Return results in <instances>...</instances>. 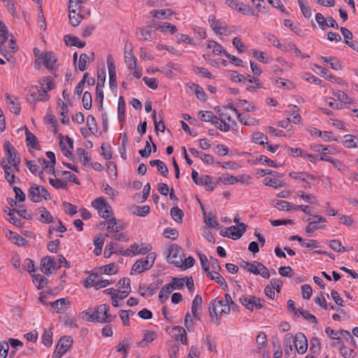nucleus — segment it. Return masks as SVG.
<instances>
[{
	"label": "nucleus",
	"mask_w": 358,
	"mask_h": 358,
	"mask_svg": "<svg viewBox=\"0 0 358 358\" xmlns=\"http://www.w3.org/2000/svg\"><path fill=\"white\" fill-rule=\"evenodd\" d=\"M202 297L199 294H196L192 301V313L194 318L199 320L197 311L201 307Z\"/></svg>",
	"instance_id": "nucleus-33"
},
{
	"label": "nucleus",
	"mask_w": 358,
	"mask_h": 358,
	"mask_svg": "<svg viewBox=\"0 0 358 358\" xmlns=\"http://www.w3.org/2000/svg\"><path fill=\"white\" fill-rule=\"evenodd\" d=\"M156 29L162 32L169 31L171 34H173L177 31V27L169 22H162V24H159L156 27Z\"/></svg>",
	"instance_id": "nucleus-39"
},
{
	"label": "nucleus",
	"mask_w": 358,
	"mask_h": 358,
	"mask_svg": "<svg viewBox=\"0 0 358 358\" xmlns=\"http://www.w3.org/2000/svg\"><path fill=\"white\" fill-rule=\"evenodd\" d=\"M107 65L109 73V85L113 90L117 87V78H116V70L112 55H109L107 56Z\"/></svg>",
	"instance_id": "nucleus-6"
},
{
	"label": "nucleus",
	"mask_w": 358,
	"mask_h": 358,
	"mask_svg": "<svg viewBox=\"0 0 358 358\" xmlns=\"http://www.w3.org/2000/svg\"><path fill=\"white\" fill-rule=\"evenodd\" d=\"M99 269L101 271V273L105 274L112 275L116 273L115 263H110L107 265L102 266Z\"/></svg>",
	"instance_id": "nucleus-59"
},
{
	"label": "nucleus",
	"mask_w": 358,
	"mask_h": 358,
	"mask_svg": "<svg viewBox=\"0 0 358 358\" xmlns=\"http://www.w3.org/2000/svg\"><path fill=\"white\" fill-rule=\"evenodd\" d=\"M322 59L329 64L331 68L334 70L338 71L342 69V66L338 61L334 62V59L331 57H322Z\"/></svg>",
	"instance_id": "nucleus-63"
},
{
	"label": "nucleus",
	"mask_w": 358,
	"mask_h": 358,
	"mask_svg": "<svg viewBox=\"0 0 358 358\" xmlns=\"http://www.w3.org/2000/svg\"><path fill=\"white\" fill-rule=\"evenodd\" d=\"M310 350L314 355H319L321 350V343L319 338L313 337L310 341Z\"/></svg>",
	"instance_id": "nucleus-46"
},
{
	"label": "nucleus",
	"mask_w": 358,
	"mask_h": 358,
	"mask_svg": "<svg viewBox=\"0 0 358 358\" xmlns=\"http://www.w3.org/2000/svg\"><path fill=\"white\" fill-rule=\"evenodd\" d=\"M25 136H26V142L27 146L28 147V150L31 152L30 148L35 150H41V146L38 143L37 137L32 134L28 129L25 130Z\"/></svg>",
	"instance_id": "nucleus-14"
},
{
	"label": "nucleus",
	"mask_w": 358,
	"mask_h": 358,
	"mask_svg": "<svg viewBox=\"0 0 358 358\" xmlns=\"http://www.w3.org/2000/svg\"><path fill=\"white\" fill-rule=\"evenodd\" d=\"M101 149L102 150L101 155L105 159L109 160L112 158L111 147L109 144L105 143H102Z\"/></svg>",
	"instance_id": "nucleus-55"
},
{
	"label": "nucleus",
	"mask_w": 358,
	"mask_h": 358,
	"mask_svg": "<svg viewBox=\"0 0 358 358\" xmlns=\"http://www.w3.org/2000/svg\"><path fill=\"white\" fill-rule=\"evenodd\" d=\"M162 280L157 279L156 282L151 283L148 286H140L139 293L142 296H145L146 294L151 296L155 293L159 286L162 285Z\"/></svg>",
	"instance_id": "nucleus-10"
},
{
	"label": "nucleus",
	"mask_w": 358,
	"mask_h": 358,
	"mask_svg": "<svg viewBox=\"0 0 358 358\" xmlns=\"http://www.w3.org/2000/svg\"><path fill=\"white\" fill-rule=\"evenodd\" d=\"M185 280L183 278L173 277L169 284H166L167 292L171 293L173 289H181L184 287Z\"/></svg>",
	"instance_id": "nucleus-21"
},
{
	"label": "nucleus",
	"mask_w": 358,
	"mask_h": 358,
	"mask_svg": "<svg viewBox=\"0 0 358 358\" xmlns=\"http://www.w3.org/2000/svg\"><path fill=\"white\" fill-rule=\"evenodd\" d=\"M6 99L9 100L8 104L10 107V110L11 113H13L15 114H20L21 107L20 105V103L18 102L17 98L14 97L13 98L9 94L6 95Z\"/></svg>",
	"instance_id": "nucleus-29"
},
{
	"label": "nucleus",
	"mask_w": 358,
	"mask_h": 358,
	"mask_svg": "<svg viewBox=\"0 0 358 358\" xmlns=\"http://www.w3.org/2000/svg\"><path fill=\"white\" fill-rule=\"evenodd\" d=\"M82 102H83V107L85 109H86V110L91 109L92 99V95L89 92L85 91L83 93V98H82Z\"/></svg>",
	"instance_id": "nucleus-52"
},
{
	"label": "nucleus",
	"mask_w": 358,
	"mask_h": 358,
	"mask_svg": "<svg viewBox=\"0 0 358 358\" xmlns=\"http://www.w3.org/2000/svg\"><path fill=\"white\" fill-rule=\"evenodd\" d=\"M92 206L97 210L99 215L106 220H107L110 215H113L111 206L103 197L95 199L92 201Z\"/></svg>",
	"instance_id": "nucleus-4"
},
{
	"label": "nucleus",
	"mask_w": 358,
	"mask_h": 358,
	"mask_svg": "<svg viewBox=\"0 0 358 358\" xmlns=\"http://www.w3.org/2000/svg\"><path fill=\"white\" fill-rule=\"evenodd\" d=\"M134 341L133 336L128 334L124 338L120 341L117 345V352H122L124 357H127L130 349L131 345Z\"/></svg>",
	"instance_id": "nucleus-9"
},
{
	"label": "nucleus",
	"mask_w": 358,
	"mask_h": 358,
	"mask_svg": "<svg viewBox=\"0 0 358 358\" xmlns=\"http://www.w3.org/2000/svg\"><path fill=\"white\" fill-rule=\"evenodd\" d=\"M237 118L238 121L244 125L255 126L259 124V121L257 119L252 117L249 115H243L240 113L238 114Z\"/></svg>",
	"instance_id": "nucleus-25"
},
{
	"label": "nucleus",
	"mask_w": 358,
	"mask_h": 358,
	"mask_svg": "<svg viewBox=\"0 0 358 358\" xmlns=\"http://www.w3.org/2000/svg\"><path fill=\"white\" fill-rule=\"evenodd\" d=\"M55 266V262L53 258L45 257L41 261V271L45 275L52 273V268H54Z\"/></svg>",
	"instance_id": "nucleus-17"
},
{
	"label": "nucleus",
	"mask_w": 358,
	"mask_h": 358,
	"mask_svg": "<svg viewBox=\"0 0 358 358\" xmlns=\"http://www.w3.org/2000/svg\"><path fill=\"white\" fill-rule=\"evenodd\" d=\"M17 207V209H15V212H16L20 217L28 220H32V215L27 211L23 205H18Z\"/></svg>",
	"instance_id": "nucleus-56"
},
{
	"label": "nucleus",
	"mask_w": 358,
	"mask_h": 358,
	"mask_svg": "<svg viewBox=\"0 0 358 358\" xmlns=\"http://www.w3.org/2000/svg\"><path fill=\"white\" fill-rule=\"evenodd\" d=\"M204 215V222L208 227L215 229H220L222 227V226L217 221L216 217L212 213H209L207 216H206L205 213Z\"/></svg>",
	"instance_id": "nucleus-32"
},
{
	"label": "nucleus",
	"mask_w": 358,
	"mask_h": 358,
	"mask_svg": "<svg viewBox=\"0 0 358 358\" xmlns=\"http://www.w3.org/2000/svg\"><path fill=\"white\" fill-rule=\"evenodd\" d=\"M334 95L343 103H350L353 102V101L343 91L337 90V92H334Z\"/></svg>",
	"instance_id": "nucleus-57"
},
{
	"label": "nucleus",
	"mask_w": 358,
	"mask_h": 358,
	"mask_svg": "<svg viewBox=\"0 0 358 358\" xmlns=\"http://www.w3.org/2000/svg\"><path fill=\"white\" fill-rule=\"evenodd\" d=\"M344 141L343 142V145L348 148H357L358 145L357 144L356 141H358V139L355 136L351 134H346L344 136Z\"/></svg>",
	"instance_id": "nucleus-40"
},
{
	"label": "nucleus",
	"mask_w": 358,
	"mask_h": 358,
	"mask_svg": "<svg viewBox=\"0 0 358 358\" xmlns=\"http://www.w3.org/2000/svg\"><path fill=\"white\" fill-rule=\"evenodd\" d=\"M69 17L72 26L77 27L80 23L83 16L79 13H77L76 9H73L70 10V13H69Z\"/></svg>",
	"instance_id": "nucleus-43"
},
{
	"label": "nucleus",
	"mask_w": 358,
	"mask_h": 358,
	"mask_svg": "<svg viewBox=\"0 0 358 358\" xmlns=\"http://www.w3.org/2000/svg\"><path fill=\"white\" fill-rule=\"evenodd\" d=\"M43 83V90L45 91L46 94H48V92L55 88V85L50 76L43 78V79L39 81V83Z\"/></svg>",
	"instance_id": "nucleus-50"
},
{
	"label": "nucleus",
	"mask_w": 358,
	"mask_h": 358,
	"mask_svg": "<svg viewBox=\"0 0 358 358\" xmlns=\"http://www.w3.org/2000/svg\"><path fill=\"white\" fill-rule=\"evenodd\" d=\"M136 35L138 37V40L140 41H151L152 40V36L150 31L144 28L137 29Z\"/></svg>",
	"instance_id": "nucleus-28"
},
{
	"label": "nucleus",
	"mask_w": 358,
	"mask_h": 358,
	"mask_svg": "<svg viewBox=\"0 0 358 358\" xmlns=\"http://www.w3.org/2000/svg\"><path fill=\"white\" fill-rule=\"evenodd\" d=\"M267 136L262 132L254 133L252 136L253 142L259 145H265L266 142H265L264 140L267 141Z\"/></svg>",
	"instance_id": "nucleus-58"
},
{
	"label": "nucleus",
	"mask_w": 358,
	"mask_h": 358,
	"mask_svg": "<svg viewBox=\"0 0 358 358\" xmlns=\"http://www.w3.org/2000/svg\"><path fill=\"white\" fill-rule=\"evenodd\" d=\"M66 45L76 46L79 48H84L86 45L85 41H80L77 36L66 34L64 38Z\"/></svg>",
	"instance_id": "nucleus-20"
},
{
	"label": "nucleus",
	"mask_w": 358,
	"mask_h": 358,
	"mask_svg": "<svg viewBox=\"0 0 358 358\" xmlns=\"http://www.w3.org/2000/svg\"><path fill=\"white\" fill-rule=\"evenodd\" d=\"M252 3L256 7V13H266L268 11V7H266V3L264 0H251Z\"/></svg>",
	"instance_id": "nucleus-45"
},
{
	"label": "nucleus",
	"mask_w": 358,
	"mask_h": 358,
	"mask_svg": "<svg viewBox=\"0 0 358 358\" xmlns=\"http://www.w3.org/2000/svg\"><path fill=\"white\" fill-rule=\"evenodd\" d=\"M87 126L88 130L93 134H96L98 132V125L96 122L94 117L92 115H89L87 117Z\"/></svg>",
	"instance_id": "nucleus-42"
},
{
	"label": "nucleus",
	"mask_w": 358,
	"mask_h": 358,
	"mask_svg": "<svg viewBox=\"0 0 358 358\" xmlns=\"http://www.w3.org/2000/svg\"><path fill=\"white\" fill-rule=\"evenodd\" d=\"M155 338V333L153 331H145L143 338L137 343L139 348H145L150 343L152 342Z\"/></svg>",
	"instance_id": "nucleus-26"
},
{
	"label": "nucleus",
	"mask_w": 358,
	"mask_h": 358,
	"mask_svg": "<svg viewBox=\"0 0 358 358\" xmlns=\"http://www.w3.org/2000/svg\"><path fill=\"white\" fill-rule=\"evenodd\" d=\"M38 210L41 213V218L39 220L41 222L51 223L53 221L52 215L45 207L38 208Z\"/></svg>",
	"instance_id": "nucleus-38"
},
{
	"label": "nucleus",
	"mask_w": 358,
	"mask_h": 358,
	"mask_svg": "<svg viewBox=\"0 0 358 358\" xmlns=\"http://www.w3.org/2000/svg\"><path fill=\"white\" fill-rule=\"evenodd\" d=\"M3 148L6 155L8 157V164H11L13 160L20 159L19 153L9 141L5 142Z\"/></svg>",
	"instance_id": "nucleus-11"
},
{
	"label": "nucleus",
	"mask_w": 358,
	"mask_h": 358,
	"mask_svg": "<svg viewBox=\"0 0 358 358\" xmlns=\"http://www.w3.org/2000/svg\"><path fill=\"white\" fill-rule=\"evenodd\" d=\"M138 245L137 243H134L129 246V248L124 250H116L115 254L120 255L123 256H129L131 253H132L133 255H138Z\"/></svg>",
	"instance_id": "nucleus-41"
},
{
	"label": "nucleus",
	"mask_w": 358,
	"mask_h": 358,
	"mask_svg": "<svg viewBox=\"0 0 358 358\" xmlns=\"http://www.w3.org/2000/svg\"><path fill=\"white\" fill-rule=\"evenodd\" d=\"M69 303L64 298H61L52 302H50L49 304L55 309L57 310V313H62L65 310V305Z\"/></svg>",
	"instance_id": "nucleus-31"
},
{
	"label": "nucleus",
	"mask_w": 358,
	"mask_h": 358,
	"mask_svg": "<svg viewBox=\"0 0 358 358\" xmlns=\"http://www.w3.org/2000/svg\"><path fill=\"white\" fill-rule=\"evenodd\" d=\"M163 235L166 238L176 240L178 238L179 234L175 229L166 228L163 232Z\"/></svg>",
	"instance_id": "nucleus-61"
},
{
	"label": "nucleus",
	"mask_w": 358,
	"mask_h": 358,
	"mask_svg": "<svg viewBox=\"0 0 358 358\" xmlns=\"http://www.w3.org/2000/svg\"><path fill=\"white\" fill-rule=\"evenodd\" d=\"M6 236L8 237L9 239L14 240V243L18 246L25 247L28 245V241L24 238L10 230L8 231Z\"/></svg>",
	"instance_id": "nucleus-22"
},
{
	"label": "nucleus",
	"mask_w": 358,
	"mask_h": 358,
	"mask_svg": "<svg viewBox=\"0 0 358 358\" xmlns=\"http://www.w3.org/2000/svg\"><path fill=\"white\" fill-rule=\"evenodd\" d=\"M199 115L200 116V119L201 121L210 122L217 128L220 124L218 122V121L220 120V117L218 118L216 115H215L212 111L201 110L199 112Z\"/></svg>",
	"instance_id": "nucleus-15"
},
{
	"label": "nucleus",
	"mask_w": 358,
	"mask_h": 358,
	"mask_svg": "<svg viewBox=\"0 0 358 358\" xmlns=\"http://www.w3.org/2000/svg\"><path fill=\"white\" fill-rule=\"evenodd\" d=\"M192 178L194 182L197 185L202 186L203 185L211 184L212 177L210 176L203 175L199 178L198 172L194 169L192 171Z\"/></svg>",
	"instance_id": "nucleus-18"
},
{
	"label": "nucleus",
	"mask_w": 358,
	"mask_h": 358,
	"mask_svg": "<svg viewBox=\"0 0 358 358\" xmlns=\"http://www.w3.org/2000/svg\"><path fill=\"white\" fill-rule=\"evenodd\" d=\"M42 342L46 347H50L52 344V332L45 330L42 336Z\"/></svg>",
	"instance_id": "nucleus-60"
},
{
	"label": "nucleus",
	"mask_w": 358,
	"mask_h": 358,
	"mask_svg": "<svg viewBox=\"0 0 358 358\" xmlns=\"http://www.w3.org/2000/svg\"><path fill=\"white\" fill-rule=\"evenodd\" d=\"M265 303L266 301L263 299L255 296H249L247 309L249 310H253L254 308L260 309L264 306Z\"/></svg>",
	"instance_id": "nucleus-19"
},
{
	"label": "nucleus",
	"mask_w": 358,
	"mask_h": 358,
	"mask_svg": "<svg viewBox=\"0 0 358 358\" xmlns=\"http://www.w3.org/2000/svg\"><path fill=\"white\" fill-rule=\"evenodd\" d=\"M41 86L34 85L29 90V95L27 101L30 103L36 101H47L50 99V96L43 90V83H40Z\"/></svg>",
	"instance_id": "nucleus-2"
},
{
	"label": "nucleus",
	"mask_w": 358,
	"mask_h": 358,
	"mask_svg": "<svg viewBox=\"0 0 358 358\" xmlns=\"http://www.w3.org/2000/svg\"><path fill=\"white\" fill-rule=\"evenodd\" d=\"M150 268H146L145 264L144 259H138L133 265L131 268V271H135L136 273H141L144 271L149 270Z\"/></svg>",
	"instance_id": "nucleus-44"
},
{
	"label": "nucleus",
	"mask_w": 358,
	"mask_h": 358,
	"mask_svg": "<svg viewBox=\"0 0 358 358\" xmlns=\"http://www.w3.org/2000/svg\"><path fill=\"white\" fill-rule=\"evenodd\" d=\"M240 266L241 268L246 269L247 271L252 273L253 274L256 273H259V268L255 267V264L254 263H250L249 262H246L243 260L240 263Z\"/></svg>",
	"instance_id": "nucleus-53"
},
{
	"label": "nucleus",
	"mask_w": 358,
	"mask_h": 358,
	"mask_svg": "<svg viewBox=\"0 0 358 358\" xmlns=\"http://www.w3.org/2000/svg\"><path fill=\"white\" fill-rule=\"evenodd\" d=\"M238 178L229 174L223 175L222 177H219L217 179V183L222 182L224 184H234L238 182Z\"/></svg>",
	"instance_id": "nucleus-51"
},
{
	"label": "nucleus",
	"mask_w": 358,
	"mask_h": 358,
	"mask_svg": "<svg viewBox=\"0 0 358 358\" xmlns=\"http://www.w3.org/2000/svg\"><path fill=\"white\" fill-rule=\"evenodd\" d=\"M284 347H285V355H288L289 351H292V345L294 343L293 336L290 334H287L284 338Z\"/></svg>",
	"instance_id": "nucleus-49"
},
{
	"label": "nucleus",
	"mask_w": 358,
	"mask_h": 358,
	"mask_svg": "<svg viewBox=\"0 0 358 358\" xmlns=\"http://www.w3.org/2000/svg\"><path fill=\"white\" fill-rule=\"evenodd\" d=\"M228 229L230 231V238L233 240H237L246 231L247 225L244 223H241L238 226H231L228 227Z\"/></svg>",
	"instance_id": "nucleus-13"
},
{
	"label": "nucleus",
	"mask_w": 358,
	"mask_h": 358,
	"mask_svg": "<svg viewBox=\"0 0 358 358\" xmlns=\"http://www.w3.org/2000/svg\"><path fill=\"white\" fill-rule=\"evenodd\" d=\"M237 10L243 15L250 14L252 15H255L258 17L259 15L256 13L255 10H254L252 7L248 5H246L244 3H239Z\"/></svg>",
	"instance_id": "nucleus-36"
},
{
	"label": "nucleus",
	"mask_w": 358,
	"mask_h": 358,
	"mask_svg": "<svg viewBox=\"0 0 358 358\" xmlns=\"http://www.w3.org/2000/svg\"><path fill=\"white\" fill-rule=\"evenodd\" d=\"M99 279L100 276L97 273H92L86 278L84 285L87 288L94 287L96 289Z\"/></svg>",
	"instance_id": "nucleus-34"
},
{
	"label": "nucleus",
	"mask_w": 358,
	"mask_h": 358,
	"mask_svg": "<svg viewBox=\"0 0 358 358\" xmlns=\"http://www.w3.org/2000/svg\"><path fill=\"white\" fill-rule=\"evenodd\" d=\"M28 197L34 203H39L42 201L41 194V185L35 183H31L30 187L28 190Z\"/></svg>",
	"instance_id": "nucleus-12"
},
{
	"label": "nucleus",
	"mask_w": 358,
	"mask_h": 358,
	"mask_svg": "<svg viewBox=\"0 0 358 358\" xmlns=\"http://www.w3.org/2000/svg\"><path fill=\"white\" fill-rule=\"evenodd\" d=\"M217 302L215 301V299L212 300L209 304V314L211 317V320L216 324L219 323L220 320L221 319L222 314L221 311L218 314L216 312V306Z\"/></svg>",
	"instance_id": "nucleus-23"
},
{
	"label": "nucleus",
	"mask_w": 358,
	"mask_h": 358,
	"mask_svg": "<svg viewBox=\"0 0 358 358\" xmlns=\"http://www.w3.org/2000/svg\"><path fill=\"white\" fill-rule=\"evenodd\" d=\"M50 184L53 186L55 189H66L68 184L66 180H61L60 179L49 178Z\"/></svg>",
	"instance_id": "nucleus-48"
},
{
	"label": "nucleus",
	"mask_w": 358,
	"mask_h": 358,
	"mask_svg": "<svg viewBox=\"0 0 358 358\" xmlns=\"http://www.w3.org/2000/svg\"><path fill=\"white\" fill-rule=\"evenodd\" d=\"M170 214L172 218L178 223H182L184 213L178 206H174L171 208Z\"/></svg>",
	"instance_id": "nucleus-37"
},
{
	"label": "nucleus",
	"mask_w": 358,
	"mask_h": 358,
	"mask_svg": "<svg viewBox=\"0 0 358 358\" xmlns=\"http://www.w3.org/2000/svg\"><path fill=\"white\" fill-rule=\"evenodd\" d=\"M278 272L280 275L284 277H292L294 274V270L289 266L280 267Z\"/></svg>",
	"instance_id": "nucleus-64"
},
{
	"label": "nucleus",
	"mask_w": 358,
	"mask_h": 358,
	"mask_svg": "<svg viewBox=\"0 0 358 358\" xmlns=\"http://www.w3.org/2000/svg\"><path fill=\"white\" fill-rule=\"evenodd\" d=\"M106 80V71L102 69L97 72V84L96 87L95 100L98 103L99 110H103V92L102 88L104 87Z\"/></svg>",
	"instance_id": "nucleus-3"
},
{
	"label": "nucleus",
	"mask_w": 358,
	"mask_h": 358,
	"mask_svg": "<svg viewBox=\"0 0 358 358\" xmlns=\"http://www.w3.org/2000/svg\"><path fill=\"white\" fill-rule=\"evenodd\" d=\"M166 253V259L169 263L174 264L176 267H182L181 263L184 253L180 246L172 244L167 248Z\"/></svg>",
	"instance_id": "nucleus-1"
},
{
	"label": "nucleus",
	"mask_w": 358,
	"mask_h": 358,
	"mask_svg": "<svg viewBox=\"0 0 358 358\" xmlns=\"http://www.w3.org/2000/svg\"><path fill=\"white\" fill-rule=\"evenodd\" d=\"M339 350L344 358H358V353L355 350L346 347L343 343L339 347Z\"/></svg>",
	"instance_id": "nucleus-27"
},
{
	"label": "nucleus",
	"mask_w": 358,
	"mask_h": 358,
	"mask_svg": "<svg viewBox=\"0 0 358 358\" xmlns=\"http://www.w3.org/2000/svg\"><path fill=\"white\" fill-rule=\"evenodd\" d=\"M41 58L45 68L52 71L54 70V66L57 61L55 54L50 51L44 52L41 53Z\"/></svg>",
	"instance_id": "nucleus-8"
},
{
	"label": "nucleus",
	"mask_w": 358,
	"mask_h": 358,
	"mask_svg": "<svg viewBox=\"0 0 358 358\" xmlns=\"http://www.w3.org/2000/svg\"><path fill=\"white\" fill-rule=\"evenodd\" d=\"M298 3L304 17L309 18L312 15L310 7L305 4L303 0H298Z\"/></svg>",
	"instance_id": "nucleus-54"
},
{
	"label": "nucleus",
	"mask_w": 358,
	"mask_h": 358,
	"mask_svg": "<svg viewBox=\"0 0 358 358\" xmlns=\"http://www.w3.org/2000/svg\"><path fill=\"white\" fill-rule=\"evenodd\" d=\"M33 282L36 286L37 289H41L43 288L48 282L47 278L41 274H31Z\"/></svg>",
	"instance_id": "nucleus-35"
},
{
	"label": "nucleus",
	"mask_w": 358,
	"mask_h": 358,
	"mask_svg": "<svg viewBox=\"0 0 358 358\" xmlns=\"http://www.w3.org/2000/svg\"><path fill=\"white\" fill-rule=\"evenodd\" d=\"M128 53L130 54V57L125 54V62L127 64L129 69H135L136 68V59L132 52L131 48H130Z\"/></svg>",
	"instance_id": "nucleus-47"
},
{
	"label": "nucleus",
	"mask_w": 358,
	"mask_h": 358,
	"mask_svg": "<svg viewBox=\"0 0 358 358\" xmlns=\"http://www.w3.org/2000/svg\"><path fill=\"white\" fill-rule=\"evenodd\" d=\"M73 342V341L71 336H63L59 338L56 348L62 352L66 353L71 347Z\"/></svg>",
	"instance_id": "nucleus-16"
},
{
	"label": "nucleus",
	"mask_w": 358,
	"mask_h": 358,
	"mask_svg": "<svg viewBox=\"0 0 358 358\" xmlns=\"http://www.w3.org/2000/svg\"><path fill=\"white\" fill-rule=\"evenodd\" d=\"M109 307L106 304L100 305L96 310L90 315L89 320L96 321L98 322L105 323L112 320L113 317L108 314Z\"/></svg>",
	"instance_id": "nucleus-5"
},
{
	"label": "nucleus",
	"mask_w": 358,
	"mask_h": 358,
	"mask_svg": "<svg viewBox=\"0 0 358 358\" xmlns=\"http://www.w3.org/2000/svg\"><path fill=\"white\" fill-rule=\"evenodd\" d=\"M207 277H208L210 280H215L217 284L220 286H224V288H227V284L224 278L218 273V271H208L206 273Z\"/></svg>",
	"instance_id": "nucleus-24"
},
{
	"label": "nucleus",
	"mask_w": 358,
	"mask_h": 358,
	"mask_svg": "<svg viewBox=\"0 0 358 358\" xmlns=\"http://www.w3.org/2000/svg\"><path fill=\"white\" fill-rule=\"evenodd\" d=\"M89 59V56L85 53H82L80 55L78 62V69L80 71H84L87 69V62Z\"/></svg>",
	"instance_id": "nucleus-62"
},
{
	"label": "nucleus",
	"mask_w": 358,
	"mask_h": 358,
	"mask_svg": "<svg viewBox=\"0 0 358 358\" xmlns=\"http://www.w3.org/2000/svg\"><path fill=\"white\" fill-rule=\"evenodd\" d=\"M312 217L314 219V220L310 221L311 218H308L307 221H308L310 225L313 228V229L315 231L319 229L324 228L323 226H321L319 224V223H324L327 222V220L325 217L321 216V215H312Z\"/></svg>",
	"instance_id": "nucleus-30"
},
{
	"label": "nucleus",
	"mask_w": 358,
	"mask_h": 358,
	"mask_svg": "<svg viewBox=\"0 0 358 358\" xmlns=\"http://www.w3.org/2000/svg\"><path fill=\"white\" fill-rule=\"evenodd\" d=\"M294 344L298 353L303 354L308 349V341L303 333L299 332L293 337Z\"/></svg>",
	"instance_id": "nucleus-7"
}]
</instances>
